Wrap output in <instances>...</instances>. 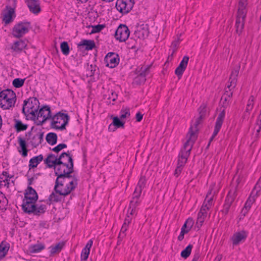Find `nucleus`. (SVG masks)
I'll return each instance as SVG.
<instances>
[{
    "label": "nucleus",
    "mask_w": 261,
    "mask_h": 261,
    "mask_svg": "<svg viewBox=\"0 0 261 261\" xmlns=\"http://www.w3.org/2000/svg\"><path fill=\"white\" fill-rule=\"evenodd\" d=\"M65 246L64 242H60L57 244L55 246H51L49 248L51 255H53L56 253H58L61 251L63 247Z\"/></svg>",
    "instance_id": "38"
},
{
    "label": "nucleus",
    "mask_w": 261,
    "mask_h": 261,
    "mask_svg": "<svg viewBox=\"0 0 261 261\" xmlns=\"http://www.w3.org/2000/svg\"><path fill=\"white\" fill-rule=\"evenodd\" d=\"M254 96L253 95H251L248 99V103L246 108V112H250V111L253 109L254 106Z\"/></svg>",
    "instance_id": "48"
},
{
    "label": "nucleus",
    "mask_w": 261,
    "mask_h": 261,
    "mask_svg": "<svg viewBox=\"0 0 261 261\" xmlns=\"http://www.w3.org/2000/svg\"><path fill=\"white\" fill-rule=\"evenodd\" d=\"M17 141L19 144V146L17 147L18 152L24 158L27 156L29 150L28 149L27 140L21 137H18Z\"/></svg>",
    "instance_id": "21"
},
{
    "label": "nucleus",
    "mask_w": 261,
    "mask_h": 261,
    "mask_svg": "<svg viewBox=\"0 0 261 261\" xmlns=\"http://www.w3.org/2000/svg\"><path fill=\"white\" fill-rule=\"evenodd\" d=\"M199 115L200 118H205L206 114V107L205 105H201L198 108Z\"/></svg>",
    "instance_id": "50"
},
{
    "label": "nucleus",
    "mask_w": 261,
    "mask_h": 261,
    "mask_svg": "<svg viewBox=\"0 0 261 261\" xmlns=\"http://www.w3.org/2000/svg\"><path fill=\"white\" fill-rule=\"evenodd\" d=\"M190 229H181L180 234L178 237V240L181 241L184 238V235L188 233Z\"/></svg>",
    "instance_id": "62"
},
{
    "label": "nucleus",
    "mask_w": 261,
    "mask_h": 261,
    "mask_svg": "<svg viewBox=\"0 0 261 261\" xmlns=\"http://www.w3.org/2000/svg\"><path fill=\"white\" fill-rule=\"evenodd\" d=\"M151 67V65H148L146 67L141 66V67H138L135 71V72L136 74H137L138 76L143 77V78H146V76L150 72V68Z\"/></svg>",
    "instance_id": "29"
},
{
    "label": "nucleus",
    "mask_w": 261,
    "mask_h": 261,
    "mask_svg": "<svg viewBox=\"0 0 261 261\" xmlns=\"http://www.w3.org/2000/svg\"><path fill=\"white\" fill-rule=\"evenodd\" d=\"M67 147V145L65 143H61L58 144L51 149V150L56 153H59L61 150Z\"/></svg>",
    "instance_id": "53"
},
{
    "label": "nucleus",
    "mask_w": 261,
    "mask_h": 261,
    "mask_svg": "<svg viewBox=\"0 0 261 261\" xmlns=\"http://www.w3.org/2000/svg\"><path fill=\"white\" fill-rule=\"evenodd\" d=\"M247 232L244 230H242L241 231L234 233L231 239L233 245L236 246L241 242H245L247 238Z\"/></svg>",
    "instance_id": "20"
},
{
    "label": "nucleus",
    "mask_w": 261,
    "mask_h": 261,
    "mask_svg": "<svg viewBox=\"0 0 261 261\" xmlns=\"http://www.w3.org/2000/svg\"><path fill=\"white\" fill-rule=\"evenodd\" d=\"M189 60V57L187 56H185L177 67L176 68L175 70V74L177 76L179 80L181 79L184 71H185Z\"/></svg>",
    "instance_id": "19"
},
{
    "label": "nucleus",
    "mask_w": 261,
    "mask_h": 261,
    "mask_svg": "<svg viewBox=\"0 0 261 261\" xmlns=\"http://www.w3.org/2000/svg\"><path fill=\"white\" fill-rule=\"evenodd\" d=\"M204 118H200V116L197 118L194 125H191L189 128L187 136H189L188 139L191 138V141L195 142L197 138V134L199 132L198 126L201 124Z\"/></svg>",
    "instance_id": "14"
},
{
    "label": "nucleus",
    "mask_w": 261,
    "mask_h": 261,
    "mask_svg": "<svg viewBox=\"0 0 261 261\" xmlns=\"http://www.w3.org/2000/svg\"><path fill=\"white\" fill-rule=\"evenodd\" d=\"M225 115V111L224 109L221 111L216 119L214 127V130L212 135V136H213V137H215L218 134L219 132L220 131L224 121Z\"/></svg>",
    "instance_id": "23"
},
{
    "label": "nucleus",
    "mask_w": 261,
    "mask_h": 261,
    "mask_svg": "<svg viewBox=\"0 0 261 261\" xmlns=\"http://www.w3.org/2000/svg\"><path fill=\"white\" fill-rule=\"evenodd\" d=\"M30 27V22L27 21L19 22L13 28L12 34L14 37L20 38L29 32Z\"/></svg>",
    "instance_id": "9"
},
{
    "label": "nucleus",
    "mask_w": 261,
    "mask_h": 261,
    "mask_svg": "<svg viewBox=\"0 0 261 261\" xmlns=\"http://www.w3.org/2000/svg\"><path fill=\"white\" fill-rule=\"evenodd\" d=\"M200 257V249L198 248V249H196L194 253L192 261H199Z\"/></svg>",
    "instance_id": "61"
},
{
    "label": "nucleus",
    "mask_w": 261,
    "mask_h": 261,
    "mask_svg": "<svg viewBox=\"0 0 261 261\" xmlns=\"http://www.w3.org/2000/svg\"><path fill=\"white\" fill-rule=\"evenodd\" d=\"M247 11L245 4L243 2L240 1L239 3V9L237 15L241 16L243 18H246Z\"/></svg>",
    "instance_id": "39"
},
{
    "label": "nucleus",
    "mask_w": 261,
    "mask_h": 261,
    "mask_svg": "<svg viewBox=\"0 0 261 261\" xmlns=\"http://www.w3.org/2000/svg\"><path fill=\"white\" fill-rule=\"evenodd\" d=\"M232 206L228 205V204L224 202L222 210L221 211V212L223 214L226 215H227L229 211L232 208Z\"/></svg>",
    "instance_id": "55"
},
{
    "label": "nucleus",
    "mask_w": 261,
    "mask_h": 261,
    "mask_svg": "<svg viewBox=\"0 0 261 261\" xmlns=\"http://www.w3.org/2000/svg\"><path fill=\"white\" fill-rule=\"evenodd\" d=\"M68 158V163L67 164L66 163H64L63 161L62 162L61 165L64 166H66V172H64V174L62 175V177H66L67 178H72L73 176L71 175V173H72L74 171V164H73V160L72 159V155L70 153V151H69V155L68 156H66Z\"/></svg>",
    "instance_id": "15"
},
{
    "label": "nucleus",
    "mask_w": 261,
    "mask_h": 261,
    "mask_svg": "<svg viewBox=\"0 0 261 261\" xmlns=\"http://www.w3.org/2000/svg\"><path fill=\"white\" fill-rule=\"evenodd\" d=\"M13 121L14 122V128L17 133L27 129L28 127V125L27 124H24L22 123L20 120L15 118L14 119Z\"/></svg>",
    "instance_id": "31"
},
{
    "label": "nucleus",
    "mask_w": 261,
    "mask_h": 261,
    "mask_svg": "<svg viewBox=\"0 0 261 261\" xmlns=\"http://www.w3.org/2000/svg\"><path fill=\"white\" fill-rule=\"evenodd\" d=\"M237 196V192L235 190L233 192L229 191L226 196L225 199V202L228 205L232 206V207L233 206V203L234 201V200Z\"/></svg>",
    "instance_id": "33"
},
{
    "label": "nucleus",
    "mask_w": 261,
    "mask_h": 261,
    "mask_svg": "<svg viewBox=\"0 0 261 261\" xmlns=\"http://www.w3.org/2000/svg\"><path fill=\"white\" fill-rule=\"evenodd\" d=\"M134 4V0H117L115 7L120 13L124 15L132 10Z\"/></svg>",
    "instance_id": "11"
},
{
    "label": "nucleus",
    "mask_w": 261,
    "mask_h": 261,
    "mask_svg": "<svg viewBox=\"0 0 261 261\" xmlns=\"http://www.w3.org/2000/svg\"><path fill=\"white\" fill-rule=\"evenodd\" d=\"M26 3L30 11L34 14H38L41 12L40 3L38 0H27Z\"/></svg>",
    "instance_id": "25"
},
{
    "label": "nucleus",
    "mask_w": 261,
    "mask_h": 261,
    "mask_svg": "<svg viewBox=\"0 0 261 261\" xmlns=\"http://www.w3.org/2000/svg\"><path fill=\"white\" fill-rule=\"evenodd\" d=\"M45 248V245L42 244H36L31 245L29 247V251L32 253H36L40 252Z\"/></svg>",
    "instance_id": "40"
},
{
    "label": "nucleus",
    "mask_w": 261,
    "mask_h": 261,
    "mask_svg": "<svg viewBox=\"0 0 261 261\" xmlns=\"http://www.w3.org/2000/svg\"><path fill=\"white\" fill-rule=\"evenodd\" d=\"M27 46V44L25 41L21 39L15 41L11 46V49L13 51H15L17 53H21L23 49L25 48Z\"/></svg>",
    "instance_id": "27"
},
{
    "label": "nucleus",
    "mask_w": 261,
    "mask_h": 261,
    "mask_svg": "<svg viewBox=\"0 0 261 261\" xmlns=\"http://www.w3.org/2000/svg\"><path fill=\"white\" fill-rule=\"evenodd\" d=\"M120 118L121 119H124L126 118H128L130 116V109L128 108H123L120 112Z\"/></svg>",
    "instance_id": "45"
},
{
    "label": "nucleus",
    "mask_w": 261,
    "mask_h": 261,
    "mask_svg": "<svg viewBox=\"0 0 261 261\" xmlns=\"http://www.w3.org/2000/svg\"><path fill=\"white\" fill-rule=\"evenodd\" d=\"M8 203V199L5 197L3 200H2L1 203H0V209L2 211V212H5L7 208L6 207L7 204Z\"/></svg>",
    "instance_id": "57"
},
{
    "label": "nucleus",
    "mask_w": 261,
    "mask_h": 261,
    "mask_svg": "<svg viewBox=\"0 0 261 261\" xmlns=\"http://www.w3.org/2000/svg\"><path fill=\"white\" fill-rule=\"evenodd\" d=\"M43 160L42 154H39L31 158L29 161V170L36 168L38 165Z\"/></svg>",
    "instance_id": "30"
},
{
    "label": "nucleus",
    "mask_w": 261,
    "mask_h": 261,
    "mask_svg": "<svg viewBox=\"0 0 261 261\" xmlns=\"http://www.w3.org/2000/svg\"><path fill=\"white\" fill-rule=\"evenodd\" d=\"M240 68V66H239L234 68L232 70L229 79V84L228 85L227 88L229 89L230 87H232V88H234L236 87Z\"/></svg>",
    "instance_id": "26"
},
{
    "label": "nucleus",
    "mask_w": 261,
    "mask_h": 261,
    "mask_svg": "<svg viewBox=\"0 0 261 261\" xmlns=\"http://www.w3.org/2000/svg\"><path fill=\"white\" fill-rule=\"evenodd\" d=\"M68 155L69 151L62 152L59 157L56 156L53 153H49L47 155V158L44 160V163L48 168H51L54 165H58L62 164V159L65 156H68Z\"/></svg>",
    "instance_id": "10"
},
{
    "label": "nucleus",
    "mask_w": 261,
    "mask_h": 261,
    "mask_svg": "<svg viewBox=\"0 0 261 261\" xmlns=\"http://www.w3.org/2000/svg\"><path fill=\"white\" fill-rule=\"evenodd\" d=\"M27 140L33 148L37 147L43 141L44 132L32 126L31 130L25 133Z\"/></svg>",
    "instance_id": "6"
},
{
    "label": "nucleus",
    "mask_w": 261,
    "mask_h": 261,
    "mask_svg": "<svg viewBox=\"0 0 261 261\" xmlns=\"http://www.w3.org/2000/svg\"><path fill=\"white\" fill-rule=\"evenodd\" d=\"M130 31L125 24H120L116 29L115 33V38L120 42H124L128 38Z\"/></svg>",
    "instance_id": "12"
},
{
    "label": "nucleus",
    "mask_w": 261,
    "mask_h": 261,
    "mask_svg": "<svg viewBox=\"0 0 261 261\" xmlns=\"http://www.w3.org/2000/svg\"><path fill=\"white\" fill-rule=\"evenodd\" d=\"M119 61V55L114 52L108 53L104 58L106 66L110 68L116 67L118 65Z\"/></svg>",
    "instance_id": "13"
},
{
    "label": "nucleus",
    "mask_w": 261,
    "mask_h": 261,
    "mask_svg": "<svg viewBox=\"0 0 261 261\" xmlns=\"http://www.w3.org/2000/svg\"><path fill=\"white\" fill-rule=\"evenodd\" d=\"M140 201L139 199H133L130 201L128 211L130 210V215H136V208L140 204Z\"/></svg>",
    "instance_id": "34"
},
{
    "label": "nucleus",
    "mask_w": 261,
    "mask_h": 261,
    "mask_svg": "<svg viewBox=\"0 0 261 261\" xmlns=\"http://www.w3.org/2000/svg\"><path fill=\"white\" fill-rule=\"evenodd\" d=\"M246 18H243L242 16L237 15L236 20V32L240 35L244 28V24Z\"/></svg>",
    "instance_id": "28"
},
{
    "label": "nucleus",
    "mask_w": 261,
    "mask_h": 261,
    "mask_svg": "<svg viewBox=\"0 0 261 261\" xmlns=\"http://www.w3.org/2000/svg\"><path fill=\"white\" fill-rule=\"evenodd\" d=\"M142 193V191L140 189H138V187H136L135 191L133 194V199H139L141 194Z\"/></svg>",
    "instance_id": "58"
},
{
    "label": "nucleus",
    "mask_w": 261,
    "mask_h": 261,
    "mask_svg": "<svg viewBox=\"0 0 261 261\" xmlns=\"http://www.w3.org/2000/svg\"><path fill=\"white\" fill-rule=\"evenodd\" d=\"M17 97L11 89H6L0 92V107L3 110H9L14 107Z\"/></svg>",
    "instance_id": "5"
},
{
    "label": "nucleus",
    "mask_w": 261,
    "mask_h": 261,
    "mask_svg": "<svg viewBox=\"0 0 261 261\" xmlns=\"http://www.w3.org/2000/svg\"><path fill=\"white\" fill-rule=\"evenodd\" d=\"M63 195H60L57 194L55 192H53L49 196L48 199L46 200V203L50 205L53 203L59 202L62 201V197Z\"/></svg>",
    "instance_id": "32"
},
{
    "label": "nucleus",
    "mask_w": 261,
    "mask_h": 261,
    "mask_svg": "<svg viewBox=\"0 0 261 261\" xmlns=\"http://www.w3.org/2000/svg\"><path fill=\"white\" fill-rule=\"evenodd\" d=\"M211 192L208 193L206 196L204 201L203 203L202 206H206V207L207 208V211L210 208V207L213 205V199L212 197H209V195L211 194Z\"/></svg>",
    "instance_id": "43"
},
{
    "label": "nucleus",
    "mask_w": 261,
    "mask_h": 261,
    "mask_svg": "<svg viewBox=\"0 0 261 261\" xmlns=\"http://www.w3.org/2000/svg\"><path fill=\"white\" fill-rule=\"evenodd\" d=\"M92 30L90 34L100 32L105 27L103 24H97L96 25H91Z\"/></svg>",
    "instance_id": "51"
},
{
    "label": "nucleus",
    "mask_w": 261,
    "mask_h": 261,
    "mask_svg": "<svg viewBox=\"0 0 261 261\" xmlns=\"http://www.w3.org/2000/svg\"><path fill=\"white\" fill-rule=\"evenodd\" d=\"M10 179L5 178L2 176H0V189L2 188V186L7 187L9 188Z\"/></svg>",
    "instance_id": "52"
},
{
    "label": "nucleus",
    "mask_w": 261,
    "mask_h": 261,
    "mask_svg": "<svg viewBox=\"0 0 261 261\" xmlns=\"http://www.w3.org/2000/svg\"><path fill=\"white\" fill-rule=\"evenodd\" d=\"M194 224V221L192 218H189L187 219L181 228H192Z\"/></svg>",
    "instance_id": "49"
},
{
    "label": "nucleus",
    "mask_w": 261,
    "mask_h": 261,
    "mask_svg": "<svg viewBox=\"0 0 261 261\" xmlns=\"http://www.w3.org/2000/svg\"><path fill=\"white\" fill-rule=\"evenodd\" d=\"M193 141H191L190 139H188L184 143L183 147L181 149L179 154L177 161V166L184 167L187 162L188 158L190 154L191 151L194 144Z\"/></svg>",
    "instance_id": "8"
},
{
    "label": "nucleus",
    "mask_w": 261,
    "mask_h": 261,
    "mask_svg": "<svg viewBox=\"0 0 261 261\" xmlns=\"http://www.w3.org/2000/svg\"><path fill=\"white\" fill-rule=\"evenodd\" d=\"M45 139L49 144L54 145L57 144L58 136L55 133L50 132L46 135Z\"/></svg>",
    "instance_id": "35"
},
{
    "label": "nucleus",
    "mask_w": 261,
    "mask_h": 261,
    "mask_svg": "<svg viewBox=\"0 0 261 261\" xmlns=\"http://www.w3.org/2000/svg\"><path fill=\"white\" fill-rule=\"evenodd\" d=\"M193 245L191 244L188 245L185 249H184L180 253V255L184 258H187L191 254Z\"/></svg>",
    "instance_id": "42"
},
{
    "label": "nucleus",
    "mask_w": 261,
    "mask_h": 261,
    "mask_svg": "<svg viewBox=\"0 0 261 261\" xmlns=\"http://www.w3.org/2000/svg\"><path fill=\"white\" fill-rule=\"evenodd\" d=\"M207 208L206 206H201L199 212L197 214V221L195 224V227L200 228L203 225V223L206 218L207 213Z\"/></svg>",
    "instance_id": "22"
},
{
    "label": "nucleus",
    "mask_w": 261,
    "mask_h": 261,
    "mask_svg": "<svg viewBox=\"0 0 261 261\" xmlns=\"http://www.w3.org/2000/svg\"><path fill=\"white\" fill-rule=\"evenodd\" d=\"M57 176V177L56 179L54 188V191L57 194L63 195V197H66L70 194L71 192L76 188L78 183L77 179L75 176L73 175L72 177V180L66 185L65 188L63 190L61 189L60 187H63L64 186L65 179L67 178H58V175Z\"/></svg>",
    "instance_id": "2"
},
{
    "label": "nucleus",
    "mask_w": 261,
    "mask_h": 261,
    "mask_svg": "<svg viewBox=\"0 0 261 261\" xmlns=\"http://www.w3.org/2000/svg\"><path fill=\"white\" fill-rule=\"evenodd\" d=\"M87 66V73L86 74V75L87 77H92L94 75L97 67L96 65H90V67H89L88 64Z\"/></svg>",
    "instance_id": "46"
},
{
    "label": "nucleus",
    "mask_w": 261,
    "mask_h": 261,
    "mask_svg": "<svg viewBox=\"0 0 261 261\" xmlns=\"http://www.w3.org/2000/svg\"><path fill=\"white\" fill-rule=\"evenodd\" d=\"M39 100L34 97H30L23 101L22 113L25 116L27 120L34 119L35 114L40 107Z\"/></svg>",
    "instance_id": "3"
},
{
    "label": "nucleus",
    "mask_w": 261,
    "mask_h": 261,
    "mask_svg": "<svg viewBox=\"0 0 261 261\" xmlns=\"http://www.w3.org/2000/svg\"><path fill=\"white\" fill-rule=\"evenodd\" d=\"M146 183V179L145 176H141L139 181L137 184V187L138 189H140L141 191L145 188Z\"/></svg>",
    "instance_id": "47"
},
{
    "label": "nucleus",
    "mask_w": 261,
    "mask_h": 261,
    "mask_svg": "<svg viewBox=\"0 0 261 261\" xmlns=\"http://www.w3.org/2000/svg\"><path fill=\"white\" fill-rule=\"evenodd\" d=\"M13 8L6 6L8 12L6 13L3 17V20L6 24H9L13 21V15L15 13V8L16 7V0H13Z\"/></svg>",
    "instance_id": "24"
},
{
    "label": "nucleus",
    "mask_w": 261,
    "mask_h": 261,
    "mask_svg": "<svg viewBox=\"0 0 261 261\" xmlns=\"http://www.w3.org/2000/svg\"><path fill=\"white\" fill-rule=\"evenodd\" d=\"M111 118L113 120V122L108 127L110 132H115L117 128L124 127L125 121L120 117L112 115L111 116Z\"/></svg>",
    "instance_id": "16"
},
{
    "label": "nucleus",
    "mask_w": 261,
    "mask_h": 261,
    "mask_svg": "<svg viewBox=\"0 0 261 261\" xmlns=\"http://www.w3.org/2000/svg\"><path fill=\"white\" fill-rule=\"evenodd\" d=\"M95 47V43L93 40L83 39L77 44L78 49L81 51L92 50Z\"/></svg>",
    "instance_id": "18"
},
{
    "label": "nucleus",
    "mask_w": 261,
    "mask_h": 261,
    "mask_svg": "<svg viewBox=\"0 0 261 261\" xmlns=\"http://www.w3.org/2000/svg\"><path fill=\"white\" fill-rule=\"evenodd\" d=\"M25 80V78L23 79L20 78H16L13 80L12 82V85L16 88H19L24 85Z\"/></svg>",
    "instance_id": "44"
},
{
    "label": "nucleus",
    "mask_w": 261,
    "mask_h": 261,
    "mask_svg": "<svg viewBox=\"0 0 261 261\" xmlns=\"http://www.w3.org/2000/svg\"><path fill=\"white\" fill-rule=\"evenodd\" d=\"M55 170V174L56 176L58 175V178H63L62 175L64 174V172H66V166H62L60 164L58 165H54L53 166Z\"/></svg>",
    "instance_id": "36"
},
{
    "label": "nucleus",
    "mask_w": 261,
    "mask_h": 261,
    "mask_svg": "<svg viewBox=\"0 0 261 261\" xmlns=\"http://www.w3.org/2000/svg\"><path fill=\"white\" fill-rule=\"evenodd\" d=\"M254 202V200L251 199V198H248L247 200L246 201L245 205L243 207L244 208H246L247 210H249L251 205Z\"/></svg>",
    "instance_id": "60"
},
{
    "label": "nucleus",
    "mask_w": 261,
    "mask_h": 261,
    "mask_svg": "<svg viewBox=\"0 0 261 261\" xmlns=\"http://www.w3.org/2000/svg\"><path fill=\"white\" fill-rule=\"evenodd\" d=\"M146 80V78H143L139 76H137L135 78V82L137 84L141 85L142 84H144Z\"/></svg>",
    "instance_id": "63"
},
{
    "label": "nucleus",
    "mask_w": 261,
    "mask_h": 261,
    "mask_svg": "<svg viewBox=\"0 0 261 261\" xmlns=\"http://www.w3.org/2000/svg\"><path fill=\"white\" fill-rule=\"evenodd\" d=\"M230 99L225 95H223L221 97V100L222 101V107L226 108L229 104V101Z\"/></svg>",
    "instance_id": "59"
},
{
    "label": "nucleus",
    "mask_w": 261,
    "mask_h": 261,
    "mask_svg": "<svg viewBox=\"0 0 261 261\" xmlns=\"http://www.w3.org/2000/svg\"><path fill=\"white\" fill-rule=\"evenodd\" d=\"M260 191H258L257 190H254V189H253L249 198H251V199H253L255 201V198L259 196L260 195Z\"/></svg>",
    "instance_id": "56"
},
{
    "label": "nucleus",
    "mask_w": 261,
    "mask_h": 261,
    "mask_svg": "<svg viewBox=\"0 0 261 261\" xmlns=\"http://www.w3.org/2000/svg\"><path fill=\"white\" fill-rule=\"evenodd\" d=\"M149 34V26L147 24H142L137 27V30L135 31L136 37L141 39L146 38Z\"/></svg>",
    "instance_id": "17"
},
{
    "label": "nucleus",
    "mask_w": 261,
    "mask_h": 261,
    "mask_svg": "<svg viewBox=\"0 0 261 261\" xmlns=\"http://www.w3.org/2000/svg\"><path fill=\"white\" fill-rule=\"evenodd\" d=\"M24 195V196L21 206L24 213L40 216L45 212L46 210V205H39L36 203L38 199V195L34 189L31 186H28L25 190Z\"/></svg>",
    "instance_id": "1"
},
{
    "label": "nucleus",
    "mask_w": 261,
    "mask_h": 261,
    "mask_svg": "<svg viewBox=\"0 0 261 261\" xmlns=\"http://www.w3.org/2000/svg\"><path fill=\"white\" fill-rule=\"evenodd\" d=\"M9 249V244L2 242L0 244V260L3 259L7 254Z\"/></svg>",
    "instance_id": "37"
},
{
    "label": "nucleus",
    "mask_w": 261,
    "mask_h": 261,
    "mask_svg": "<svg viewBox=\"0 0 261 261\" xmlns=\"http://www.w3.org/2000/svg\"><path fill=\"white\" fill-rule=\"evenodd\" d=\"M89 253V251L83 249L81 254V261H87Z\"/></svg>",
    "instance_id": "54"
},
{
    "label": "nucleus",
    "mask_w": 261,
    "mask_h": 261,
    "mask_svg": "<svg viewBox=\"0 0 261 261\" xmlns=\"http://www.w3.org/2000/svg\"><path fill=\"white\" fill-rule=\"evenodd\" d=\"M60 49L64 55L67 56L70 52V47L67 42L63 41L61 43Z\"/></svg>",
    "instance_id": "41"
},
{
    "label": "nucleus",
    "mask_w": 261,
    "mask_h": 261,
    "mask_svg": "<svg viewBox=\"0 0 261 261\" xmlns=\"http://www.w3.org/2000/svg\"><path fill=\"white\" fill-rule=\"evenodd\" d=\"M132 220V218L129 217V216H127L126 218H125L123 224L121 227V228H123L124 227H128L129 224H130Z\"/></svg>",
    "instance_id": "64"
},
{
    "label": "nucleus",
    "mask_w": 261,
    "mask_h": 261,
    "mask_svg": "<svg viewBox=\"0 0 261 261\" xmlns=\"http://www.w3.org/2000/svg\"><path fill=\"white\" fill-rule=\"evenodd\" d=\"M51 116L50 107L48 105H42L37 111L34 119L32 120L34 121L36 125H42L47 120L50 119Z\"/></svg>",
    "instance_id": "7"
},
{
    "label": "nucleus",
    "mask_w": 261,
    "mask_h": 261,
    "mask_svg": "<svg viewBox=\"0 0 261 261\" xmlns=\"http://www.w3.org/2000/svg\"><path fill=\"white\" fill-rule=\"evenodd\" d=\"M65 110H62L51 116L50 126L51 128L63 130L66 129V126L70 120V116L67 113H63Z\"/></svg>",
    "instance_id": "4"
}]
</instances>
